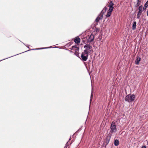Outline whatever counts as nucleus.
Segmentation results:
<instances>
[{"mask_svg": "<svg viewBox=\"0 0 148 148\" xmlns=\"http://www.w3.org/2000/svg\"><path fill=\"white\" fill-rule=\"evenodd\" d=\"M142 12H141L140 11H138L137 13V18H139L140 17V16L141 15Z\"/></svg>", "mask_w": 148, "mask_h": 148, "instance_id": "11", "label": "nucleus"}, {"mask_svg": "<svg viewBox=\"0 0 148 148\" xmlns=\"http://www.w3.org/2000/svg\"><path fill=\"white\" fill-rule=\"evenodd\" d=\"M114 144L115 146H118L119 144V141L118 140H115L114 141Z\"/></svg>", "mask_w": 148, "mask_h": 148, "instance_id": "12", "label": "nucleus"}, {"mask_svg": "<svg viewBox=\"0 0 148 148\" xmlns=\"http://www.w3.org/2000/svg\"><path fill=\"white\" fill-rule=\"evenodd\" d=\"M111 132V133L115 132L116 131V126L114 122H112V123L110 126Z\"/></svg>", "mask_w": 148, "mask_h": 148, "instance_id": "3", "label": "nucleus"}, {"mask_svg": "<svg viewBox=\"0 0 148 148\" xmlns=\"http://www.w3.org/2000/svg\"><path fill=\"white\" fill-rule=\"evenodd\" d=\"M113 3L112 2H110L109 5V9L108 11L111 12H112L114 9V7H113Z\"/></svg>", "mask_w": 148, "mask_h": 148, "instance_id": "5", "label": "nucleus"}, {"mask_svg": "<svg viewBox=\"0 0 148 148\" xmlns=\"http://www.w3.org/2000/svg\"><path fill=\"white\" fill-rule=\"evenodd\" d=\"M74 41L76 43L78 44L80 42V39L79 38H76L74 39Z\"/></svg>", "mask_w": 148, "mask_h": 148, "instance_id": "8", "label": "nucleus"}, {"mask_svg": "<svg viewBox=\"0 0 148 148\" xmlns=\"http://www.w3.org/2000/svg\"><path fill=\"white\" fill-rule=\"evenodd\" d=\"M139 5V4L138 3L137 4H136V6H138V5Z\"/></svg>", "mask_w": 148, "mask_h": 148, "instance_id": "18", "label": "nucleus"}, {"mask_svg": "<svg viewBox=\"0 0 148 148\" xmlns=\"http://www.w3.org/2000/svg\"><path fill=\"white\" fill-rule=\"evenodd\" d=\"M88 53H86V51H84L82 54L81 58L83 60L85 61H86L88 59Z\"/></svg>", "mask_w": 148, "mask_h": 148, "instance_id": "2", "label": "nucleus"}, {"mask_svg": "<svg viewBox=\"0 0 148 148\" xmlns=\"http://www.w3.org/2000/svg\"><path fill=\"white\" fill-rule=\"evenodd\" d=\"M112 12H110L109 11H108V12L107 13V14L106 15V17H109L110 15L111 14Z\"/></svg>", "mask_w": 148, "mask_h": 148, "instance_id": "14", "label": "nucleus"}, {"mask_svg": "<svg viewBox=\"0 0 148 148\" xmlns=\"http://www.w3.org/2000/svg\"><path fill=\"white\" fill-rule=\"evenodd\" d=\"M141 58L139 57H136V60L135 61L136 64H138L139 63L140 61V60Z\"/></svg>", "mask_w": 148, "mask_h": 148, "instance_id": "7", "label": "nucleus"}, {"mask_svg": "<svg viewBox=\"0 0 148 148\" xmlns=\"http://www.w3.org/2000/svg\"><path fill=\"white\" fill-rule=\"evenodd\" d=\"M103 13H101L96 19L95 21L98 22L103 17Z\"/></svg>", "mask_w": 148, "mask_h": 148, "instance_id": "6", "label": "nucleus"}, {"mask_svg": "<svg viewBox=\"0 0 148 148\" xmlns=\"http://www.w3.org/2000/svg\"><path fill=\"white\" fill-rule=\"evenodd\" d=\"M138 11H140L141 12H142L143 10V7L142 5L140 6L138 8Z\"/></svg>", "mask_w": 148, "mask_h": 148, "instance_id": "13", "label": "nucleus"}, {"mask_svg": "<svg viewBox=\"0 0 148 148\" xmlns=\"http://www.w3.org/2000/svg\"><path fill=\"white\" fill-rule=\"evenodd\" d=\"M84 48L85 49L84 51H86V53H88L90 51V49L92 48V47L89 45H86L84 46Z\"/></svg>", "mask_w": 148, "mask_h": 148, "instance_id": "4", "label": "nucleus"}, {"mask_svg": "<svg viewBox=\"0 0 148 148\" xmlns=\"http://www.w3.org/2000/svg\"><path fill=\"white\" fill-rule=\"evenodd\" d=\"M136 22L134 21L133 22L132 26V28L133 30H134L136 29Z\"/></svg>", "mask_w": 148, "mask_h": 148, "instance_id": "9", "label": "nucleus"}, {"mask_svg": "<svg viewBox=\"0 0 148 148\" xmlns=\"http://www.w3.org/2000/svg\"><path fill=\"white\" fill-rule=\"evenodd\" d=\"M135 97L136 96L134 95L130 94L125 97V101L130 102L133 101L134 100Z\"/></svg>", "mask_w": 148, "mask_h": 148, "instance_id": "1", "label": "nucleus"}, {"mask_svg": "<svg viewBox=\"0 0 148 148\" xmlns=\"http://www.w3.org/2000/svg\"><path fill=\"white\" fill-rule=\"evenodd\" d=\"M141 148H146V147L145 146H142Z\"/></svg>", "mask_w": 148, "mask_h": 148, "instance_id": "16", "label": "nucleus"}, {"mask_svg": "<svg viewBox=\"0 0 148 148\" xmlns=\"http://www.w3.org/2000/svg\"><path fill=\"white\" fill-rule=\"evenodd\" d=\"M148 6V0L146 2L145 4L144 7H143V10H145L147 7Z\"/></svg>", "mask_w": 148, "mask_h": 148, "instance_id": "10", "label": "nucleus"}, {"mask_svg": "<svg viewBox=\"0 0 148 148\" xmlns=\"http://www.w3.org/2000/svg\"><path fill=\"white\" fill-rule=\"evenodd\" d=\"M90 38H91V41H92L94 39V36L93 35L91 34L90 36Z\"/></svg>", "mask_w": 148, "mask_h": 148, "instance_id": "15", "label": "nucleus"}, {"mask_svg": "<svg viewBox=\"0 0 148 148\" xmlns=\"http://www.w3.org/2000/svg\"><path fill=\"white\" fill-rule=\"evenodd\" d=\"M147 16H148V10H147Z\"/></svg>", "mask_w": 148, "mask_h": 148, "instance_id": "17", "label": "nucleus"}]
</instances>
